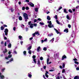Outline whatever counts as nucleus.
<instances>
[{
  "mask_svg": "<svg viewBox=\"0 0 79 79\" xmlns=\"http://www.w3.org/2000/svg\"><path fill=\"white\" fill-rule=\"evenodd\" d=\"M47 23L49 24L48 25V26L49 27V28H52V27H54L53 26V25H52V22L51 21H48Z\"/></svg>",
  "mask_w": 79,
  "mask_h": 79,
  "instance_id": "nucleus-1",
  "label": "nucleus"
},
{
  "mask_svg": "<svg viewBox=\"0 0 79 79\" xmlns=\"http://www.w3.org/2000/svg\"><path fill=\"white\" fill-rule=\"evenodd\" d=\"M35 34L37 35L38 36L40 35V34H39V31L36 32L35 33L33 34L32 35H33V37H35Z\"/></svg>",
  "mask_w": 79,
  "mask_h": 79,
  "instance_id": "nucleus-2",
  "label": "nucleus"
},
{
  "mask_svg": "<svg viewBox=\"0 0 79 79\" xmlns=\"http://www.w3.org/2000/svg\"><path fill=\"white\" fill-rule=\"evenodd\" d=\"M27 47H28L27 48V50H30L32 48V45H31V44H29L27 46Z\"/></svg>",
  "mask_w": 79,
  "mask_h": 79,
  "instance_id": "nucleus-3",
  "label": "nucleus"
},
{
  "mask_svg": "<svg viewBox=\"0 0 79 79\" xmlns=\"http://www.w3.org/2000/svg\"><path fill=\"white\" fill-rule=\"evenodd\" d=\"M23 16L25 19H28V15L26 13L23 14Z\"/></svg>",
  "mask_w": 79,
  "mask_h": 79,
  "instance_id": "nucleus-4",
  "label": "nucleus"
},
{
  "mask_svg": "<svg viewBox=\"0 0 79 79\" xmlns=\"http://www.w3.org/2000/svg\"><path fill=\"white\" fill-rule=\"evenodd\" d=\"M4 32H5V35L8 36L7 35L8 33V29L6 28L5 29Z\"/></svg>",
  "mask_w": 79,
  "mask_h": 79,
  "instance_id": "nucleus-5",
  "label": "nucleus"
},
{
  "mask_svg": "<svg viewBox=\"0 0 79 79\" xmlns=\"http://www.w3.org/2000/svg\"><path fill=\"white\" fill-rule=\"evenodd\" d=\"M5 79V76L2 75V73L0 72V79Z\"/></svg>",
  "mask_w": 79,
  "mask_h": 79,
  "instance_id": "nucleus-6",
  "label": "nucleus"
},
{
  "mask_svg": "<svg viewBox=\"0 0 79 79\" xmlns=\"http://www.w3.org/2000/svg\"><path fill=\"white\" fill-rule=\"evenodd\" d=\"M28 5H30L31 7H34V4L31 2L28 3Z\"/></svg>",
  "mask_w": 79,
  "mask_h": 79,
  "instance_id": "nucleus-7",
  "label": "nucleus"
},
{
  "mask_svg": "<svg viewBox=\"0 0 79 79\" xmlns=\"http://www.w3.org/2000/svg\"><path fill=\"white\" fill-rule=\"evenodd\" d=\"M35 57L36 56L35 55H34L32 56L33 59V61H34L35 64H36V61L35 60Z\"/></svg>",
  "mask_w": 79,
  "mask_h": 79,
  "instance_id": "nucleus-8",
  "label": "nucleus"
},
{
  "mask_svg": "<svg viewBox=\"0 0 79 79\" xmlns=\"http://www.w3.org/2000/svg\"><path fill=\"white\" fill-rule=\"evenodd\" d=\"M73 61H74L75 63L76 64H79V62H77L76 61H77V59H76V58L73 59Z\"/></svg>",
  "mask_w": 79,
  "mask_h": 79,
  "instance_id": "nucleus-9",
  "label": "nucleus"
},
{
  "mask_svg": "<svg viewBox=\"0 0 79 79\" xmlns=\"http://www.w3.org/2000/svg\"><path fill=\"white\" fill-rule=\"evenodd\" d=\"M11 56H12V55H8V57H6L5 58L6 60H8V58H11Z\"/></svg>",
  "mask_w": 79,
  "mask_h": 79,
  "instance_id": "nucleus-10",
  "label": "nucleus"
},
{
  "mask_svg": "<svg viewBox=\"0 0 79 79\" xmlns=\"http://www.w3.org/2000/svg\"><path fill=\"white\" fill-rule=\"evenodd\" d=\"M58 58V56L57 53L55 54H54V59L55 60H56V59H57V58Z\"/></svg>",
  "mask_w": 79,
  "mask_h": 79,
  "instance_id": "nucleus-11",
  "label": "nucleus"
},
{
  "mask_svg": "<svg viewBox=\"0 0 79 79\" xmlns=\"http://www.w3.org/2000/svg\"><path fill=\"white\" fill-rule=\"evenodd\" d=\"M28 77H29V78H31V77H32V73H31V72L28 73Z\"/></svg>",
  "mask_w": 79,
  "mask_h": 79,
  "instance_id": "nucleus-12",
  "label": "nucleus"
},
{
  "mask_svg": "<svg viewBox=\"0 0 79 79\" xmlns=\"http://www.w3.org/2000/svg\"><path fill=\"white\" fill-rule=\"evenodd\" d=\"M48 72L47 71L46 72V73H45V76L47 78L48 77Z\"/></svg>",
  "mask_w": 79,
  "mask_h": 79,
  "instance_id": "nucleus-13",
  "label": "nucleus"
},
{
  "mask_svg": "<svg viewBox=\"0 0 79 79\" xmlns=\"http://www.w3.org/2000/svg\"><path fill=\"white\" fill-rule=\"evenodd\" d=\"M66 58V56L65 55L63 56L62 58V60H64V59Z\"/></svg>",
  "mask_w": 79,
  "mask_h": 79,
  "instance_id": "nucleus-14",
  "label": "nucleus"
},
{
  "mask_svg": "<svg viewBox=\"0 0 79 79\" xmlns=\"http://www.w3.org/2000/svg\"><path fill=\"white\" fill-rule=\"evenodd\" d=\"M37 64L39 67H40V60H38L37 62Z\"/></svg>",
  "mask_w": 79,
  "mask_h": 79,
  "instance_id": "nucleus-15",
  "label": "nucleus"
},
{
  "mask_svg": "<svg viewBox=\"0 0 79 79\" xmlns=\"http://www.w3.org/2000/svg\"><path fill=\"white\" fill-rule=\"evenodd\" d=\"M19 38L20 40H23V37L21 35H19Z\"/></svg>",
  "mask_w": 79,
  "mask_h": 79,
  "instance_id": "nucleus-16",
  "label": "nucleus"
},
{
  "mask_svg": "<svg viewBox=\"0 0 79 79\" xmlns=\"http://www.w3.org/2000/svg\"><path fill=\"white\" fill-rule=\"evenodd\" d=\"M54 38H53L51 40L49 41L50 43H53V41H54Z\"/></svg>",
  "mask_w": 79,
  "mask_h": 79,
  "instance_id": "nucleus-17",
  "label": "nucleus"
},
{
  "mask_svg": "<svg viewBox=\"0 0 79 79\" xmlns=\"http://www.w3.org/2000/svg\"><path fill=\"white\" fill-rule=\"evenodd\" d=\"M40 47L39 46L37 48V52H39V51H40Z\"/></svg>",
  "mask_w": 79,
  "mask_h": 79,
  "instance_id": "nucleus-18",
  "label": "nucleus"
},
{
  "mask_svg": "<svg viewBox=\"0 0 79 79\" xmlns=\"http://www.w3.org/2000/svg\"><path fill=\"white\" fill-rule=\"evenodd\" d=\"M62 73H65V75H66V72L65 71V70L64 69H63L62 71Z\"/></svg>",
  "mask_w": 79,
  "mask_h": 79,
  "instance_id": "nucleus-19",
  "label": "nucleus"
},
{
  "mask_svg": "<svg viewBox=\"0 0 79 79\" xmlns=\"http://www.w3.org/2000/svg\"><path fill=\"white\" fill-rule=\"evenodd\" d=\"M39 7H36L35 9V10L36 12H38V10H39Z\"/></svg>",
  "mask_w": 79,
  "mask_h": 79,
  "instance_id": "nucleus-20",
  "label": "nucleus"
},
{
  "mask_svg": "<svg viewBox=\"0 0 79 79\" xmlns=\"http://www.w3.org/2000/svg\"><path fill=\"white\" fill-rule=\"evenodd\" d=\"M47 19L49 21H50V19H51V18L49 16H47Z\"/></svg>",
  "mask_w": 79,
  "mask_h": 79,
  "instance_id": "nucleus-21",
  "label": "nucleus"
},
{
  "mask_svg": "<svg viewBox=\"0 0 79 79\" xmlns=\"http://www.w3.org/2000/svg\"><path fill=\"white\" fill-rule=\"evenodd\" d=\"M13 52L15 54H17V52L16 51V49H14Z\"/></svg>",
  "mask_w": 79,
  "mask_h": 79,
  "instance_id": "nucleus-22",
  "label": "nucleus"
},
{
  "mask_svg": "<svg viewBox=\"0 0 79 79\" xmlns=\"http://www.w3.org/2000/svg\"><path fill=\"white\" fill-rule=\"evenodd\" d=\"M64 32H66V33H67V32H68V28L65 29V30H64Z\"/></svg>",
  "mask_w": 79,
  "mask_h": 79,
  "instance_id": "nucleus-23",
  "label": "nucleus"
},
{
  "mask_svg": "<svg viewBox=\"0 0 79 79\" xmlns=\"http://www.w3.org/2000/svg\"><path fill=\"white\" fill-rule=\"evenodd\" d=\"M54 18H55L56 20H58V16H57V15H56L54 16Z\"/></svg>",
  "mask_w": 79,
  "mask_h": 79,
  "instance_id": "nucleus-24",
  "label": "nucleus"
},
{
  "mask_svg": "<svg viewBox=\"0 0 79 79\" xmlns=\"http://www.w3.org/2000/svg\"><path fill=\"white\" fill-rule=\"evenodd\" d=\"M8 48H11V44L10 43L8 44Z\"/></svg>",
  "mask_w": 79,
  "mask_h": 79,
  "instance_id": "nucleus-25",
  "label": "nucleus"
},
{
  "mask_svg": "<svg viewBox=\"0 0 79 79\" xmlns=\"http://www.w3.org/2000/svg\"><path fill=\"white\" fill-rule=\"evenodd\" d=\"M54 30L56 31V32L57 34H60V33L56 29L54 28Z\"/></svg>",
  "mask_w": 79,
  "mask_h": 79,
  "instance_id": "nucleus-26",
  "label": "nucleus"
},
{
  "mask_svg": "<svg viewBox=\"0 0 79 79\" xmlns=\"http://www.w3.org/2000/svg\"><path fill=\"white\" fill-rule=\"evenodd\" d=\"M53 33H51L50 34H48V37H51V36H52V35H53Z\"/></svg>",
  "mask_w": 79,
  "mask_h": 79,
  "instance_id": "nucleus-27",
  "label": "nucleus"
},
{
  "mask_svg": "<svg viewBox=\"0 0 79 79\" xmlns=\"http://www.w3.org/2000/svg\"><path fill=\"white\" fill-rule=\"evenodd\" d=\"M10 62H11V61H14V59L13 58H12L10 60Z\"/></svg>",
  "mask_w": 79,
  "mask_h": 79,
  "instance_id": "nucleus-28",
  "label": "nucleus"
},
{
  "mask_svg": "<svg viewBox=\"0 0 79 79\" xmlns=\"http://www.w3.org/2000/svg\"><path fill=\"white\" fill-rule=\"evenodd\" d=\"M40 26H42V25H44L45 24L43 22H40Z\"/></svg>",
  "mask_w": 79,
  "mask_h": 79,
  "instance_id": "nucleus-29",
  "label": "nucleus"
},
{
  "mask_svg": "<svg viewBox=\"0 0 79 79\" xmlns=\"http://www.w3.org/2000/svg\"><path fill=\"white\" fill-rule=\"evenodd\" d=\"M33 24L32 23H31V24L30 25V27L31 28H33Z\"/></svg>",
  "mask_w": 79,
  "mask_h": 79,
  "instance_id": "nucleus-30",
  "label": "nucleus"
},
{
  "mask_svg": "<svg viewBox=\"0 0 79 79\" xmlns=\"http://www.w3.org/2000/svg\"><path fill=\"white\" fill-rule=\"evenodd\" d=\"M23 55L24 56H26L27 54H26V51H24L23 52Z\"/></svg>",
  "mask_w": 79,
  "mask_h": 79,
  "instance_id": "nucleus-31",
  "label": "nucleus"
},
{
  "mask_svg": "<svg viewBox=\"0 0 79 79\" xmlns=\"http://www.w3.org/2000/svg\"><path fill=\"white\" fill-rule=\"evenodd\" d=\"M19 19L20 20V21H22V17L21 16H19Z\"/></svg>",
  "mask_w": 79,
  "mask_h": 79,
  "instance_id": "nucleus-32",
  "label": "nucleus"
},
{
  "mask_svg": "<svg viewBox=\"0 0 79 79\" xmlns=\"http://www.w3.org/2000/svg\"><path fill=\"white\" fill-rule=\"evenodd\" d=\"M61 9H62V7H60L57 10V11H60Z\"/></svg>",
  "mask_w": 79,
  "mask_h": 79,
  "instance_id": "nucleus-33",
  "label": "nucleus"
},
{
  "mask_svg": "<svg viewBox=\"0 0 79 79\" xmlns=\"http://www.w3.org/2000/svg\"><path fill=\"white\" fill-rule=\"evenodd\" d=\"M28 53L29 54H30V55H31V53H32V51H31V50H29Z\"/></svg>",
  "mask_w": 79,
  "mask_h": 79,
  "instance_id": "nucleus-34",
  "label": "nucleus"
},
{
  "mask_svg": "<svg viewBox=\"0 0 79 79\" xmlns=\"http://www.w3.org/2000/svg\"><path fill=\"white\" fill-rule=\"evenodd\" d=\"M74 79H79V77L77 76H76L74 77Z\"/></svg>",
  "mask_w": 79,
  "mask_h": 79,
  "instance_id": "nucleus-35",
  "label": "nucleus"
},
{
  "mask_svg": "<svg viewBox=\"0 0 79 79\" xmlns=\"http://www.w3.org/2000/svg\"><path fill=\"white\" fill-rule=\"evenodd\" d=\"M64 12L65 13H68V12L66 11V9H64Z\"/></svg>",
  "mask_w": 79,
  "mask_h": 79,
  "instance_id": "nucleus-36",
  "label": "nucleus"
},
{
  "mask_svg": "<svg viewBox=\"0 0 79 79\" xmlns=\"http://www.w3.org/2000/svg\"><path fill=\"white\" fill-rule=\"evenodd\" d=\"M71 36L72 37H75V34L74 33L72 34Z\"/></svg>",
  "mask_w": 79,
  "mask_h": 79,
  "instance_id": "nucleus-37",
  "label": "nucleus"
},
{
  "mask_svg": "<svg viewBox=\"0 0 79 79\" xmlns=\"http://www.w3.org/2000/svg\"><path fill=\"white\" fill-rule=\"evenodd\" d=\"M67 19H69V20H70V19H71V18H70L69 17V16L68 15H67Z\"/></svg>",
  "mask_w": 79,
  "mask_h": 79,
  "instance_id": "nucleus-38",
  "label": "nucleus"
},
{
  "mask_svg": "<svg viewBox=\"0 0 79 79\" xmlns=\"http://www.w3.org/2000/svg\"><path fill=\"white\" fill-rule=\"evenodd\" d=\"M65 67V64H64V63H63L62 64V68H64Z\"/></svg>",
  "mask_w": 79,
  "mask_h": 79,
  "instance_id": "nucleus-39",
  "label": "nucleus"
},
{
  "mask_svg": "<svg viewBox=\"0 0 79 79\" xmlns=\"http://www.w3.org/2000/svg\"><path fill=\"white\" fill-rule=\"evenodd\" d=\"M6 42L7 44H10V40H7L6 41Z\"/></svg>",
  "mask_w": 79,
  "mask_h": 79,
  "instance_id": "nucleus-40",
  "label": "nucleus"
},
{
  "mask_svg": "<svg viewBox=\"0 0 79 79\" xmlns=\"http://www.w3.org/2000/svg\"><path fill=\"white\" fill-rule=\"evenodd\" d=\"M49 58H48L47 59V64L48 65V61H49Z\"/></svg>",
  "mask_w": 79,
  "mask_h": 79,
  "instance_id": "nucleus-41",
  "label": "nucleus"
},
{
  "mask_svg": "<svg viewBox=\"0 0 79 79\" xmlns=\"http://www.w3.org/2000/svg\"><path fill=\"white\" fill-rule=\"evenodd\" d=\"M56 22L58 24H60V22H59V21H58V20H56Z\"/></svg>",
  "mask_w": 79,
  "mask_h": 79,
  "instance_id": "nucleus-42",
  "label": "nucleus"
},
{
  "mask_svg": "<svg viewBox=\"0 0 79 79\" xmlns=\"http://www.w3.org/2000/svg\"><path fill=\"white\" fill-rule=\"evenodd\" d=\"M47 49L46 47H44L43 48V50H44V51H47Z\"/></svg>",
  "mask_w": 79,
  "mask_h": 79,
  "instance_id": "nucleus-43",
  "label": "nucleus"
},
{
  "mask_svg": "<svg viewBox=\"0 0 79 79\" xmlns=\"http://www.w3.org/2000/svg\"><path fill=\"white\" fill-rule=\"evenodd\" d=\"M6 52H7V50L6 49H5V51H3V53H5Z\"/></svg>",
  "mask_w": 79,
  "mask_h": 79,
  "instance_id": "nucleus-44",
  "label": "nucleus"
},
{
  "mask_svg": "<svg viewBox=\"0 0 79 79\" xmlns=\"http://www.w3.org/2000/svg\"><path fill=\"white\" fill-rule=\"evenodd\" d=\"M69 12H70V13H73V11H72V10L71 9H69Z\"/></svg>",
  "mask_w": 79,
  "mask_h": 79,
  "instance_id": "nucleus-45",
  "label": "nucleus"
},
{
  "mask_svg": "<svg viewBox=\"0 0 79 79\" xmlns=\"http://www.w3.org/2000/svg\"><path fill=\"white\" fill-rule=\"evenodd\" d=\"M24 2H27V3H28V2H29V0H25V1H24Z\"/></svg>",
  "mask_w": 79,
  "mask_h": 79,
  "instance_id": "nucleus-46",
  "label": "nucleus"
},
{
  "mask_svg": "<svg viewBox=\"0 0 79 79\" xmlns=\"http://www.w3.org/2000/svg\"><path fill=\"white\" fill-rule=\"evenodd\" d=\"M43 59H44V58H43V57H42V56L40 57V60H43Z\"/></svg>",
  "mask_w": 79,
  "mask_h": 79,
  "instance_id": "nucleus-47",
  "label": "nucleus"
},
{
  "mask_svg": "<svg viewBox=\"0 0 79 79\" xmlns=\"http://www.w3.org/2000/svg\"><path fill=\"white\" fill-rule=\"evenodd\" d=\"M21 27H22V28H24V25L23 24H22L21 25Z\"/></svg>",
  "mask_w": 79,
  "mask_h": 79,
  "instance_id": "nucleus-48",
  "label": "nucleus"
},
{
  "mask_svg": "<svg viewBox=\"0 0 79 79\" xmlns=\"http://www.w3.org/2000/svg\"><path fill=\"white\" fill-rule=\"evenodd\" d=\"M10 10L11 11V12H13V11H14V10H13V8H11L10 9Z\"/></svg>",
  "mask_w": 79,
  "mask_h": 79,
  "instance_id": "nucleus-49",
  "label": "nucleus"
},
{
  "mask_svg": "<svg viewBox=\"0 0 79 79\" xmlns=\"http://www.w3.org/2000/svg\"><path fill=\"white\" fill-rule=\"evenodd\" d=\"M37 19H34V23H36V22H37Z\"/></svg>",
  "mask_w": 79,
  "mask_h": 79,
  "instance_id": "nucleus-50",
  "label": "nucleus"
},
{
  "mask_svg": "<svg viewBox=\"0 0 79 79\" xmlns=\"http://www.w3.org/2000/svg\"><path fill=\"white\" fill-rule=\"evenodd\" d=\"M26 10H29V7L27 6L25 8Z\"/></svg>",
  "mask_w": 79,
  "mask_h": 79,
  "instance_id": "nucleus-51",
  "label": "nucleus"
},
{
  "mask_svg": "<svg viewBox=\"0 0 79 79\" xmlns=\"http://www.w3.org/2000/svg\"><path fill=\"white\" fill-rule=\"evenodd\" d=\"M14 26H17V23H16L15 22Z\"/></svg>",
  "mask_w": 79,
  "mask_h": 79,
  "instance_id": "nucleus-52",
  "label": "nucleus"
},
{
  "mask_svg": "<svg viewBox=\"0 0 79 79\" xmlns=\"http://www.w3.org/2000/svg\"><path fill=\"white\" fill-rule=\"evenodd\" d=\"M62 76H63V78L64 79H66V77H65V76H64V75H62Z\"/></svg>",
  "mask_w": 79,
  "mask_h": 79,
  "instance_id": "nucleus-53",
  "label": "nucleus"
},
{
  "mask_svg": "<svg viewBox=\"0 0 79 79\" xmlns=\"http://www.w3.org/2000/svg\"><path fill=\"white\" fill-rule=\"evenodd\" d=\"M5 68H3V69H2V71H5Z\"/></svg>",
  "mask_w": 79,
  "mask_h": 79,
  "instance_id": "nucleus-54",
  "label": "nucleus"
},
{
  "mask_svg": "<svg viewBox=\"0 0 79 79\" xmlns=\"http://www.w3.org/2000/svg\"><path fill=\"white\" fill-rule=\"evenodd\" d=\"M38 20L39 21H42V19L39 18L38 19Z\"/></svg>",
  "mask_w": 79,
  "mask_h": 79,
  "instance_id": "nucleus-55",
  "label": "nucleus"
},
{
  "mask_svg": "<svg viewBox=\"0 0 79 79\" xmlns=\"http://www.w3.org/2000/svg\"><path fill=\"white\" fill-rule=\"evenodd\" d=\"M60 76H58L57 77H56V79H60Z\"/></svg>",
  "mask_w": 79,
  "mask_h": 79,
  "instance_id": "nucleus-56",
  "label": "nucleus"
},
{
  "mask_svg": "<svg viewBox=\"0 0 79 79\" xmlns=\"http://www.w3.org/2000/svg\"><path fill=\"white\" fill-rule=\"evenodd\" d=\"M13 29L14 31H16V27H14L13 28Z\"/></svg>",
  "mask_w": 79,
  "mask_h": 79,
  "instance_id": "nucleus-57",
  "label": "nucleus"
},
{
  "mask_svg": "<svg viewBox=\"0 0 79 79\" xmlns=\"http://www.w3.org/2000/svg\"><path fill=\"white\" fill-rule=\"evenodd\" d=\"M44 42H47V39L46 38L44 40Z\"/></svg>",
  "mask_w": 79,
  "mask_h": 79,
  "instance_id": "nucleus-58",
  "label": "nucleus"
},
{
  "mask_svg": "<svg viewBox=\"0 0 79 79\" xmlns=\"http://www.w3.org/2000/svg\"><path fill=\"white\" fill-rule=\"evenodd\" d=\"M11 53V51H10L9 52L8 54H9V55H10V54Z\"/></svg>",
  "mask_w": 79,
  "mask_h": 79,
  "instance_id": "nucleus-59",
  "label": "nucleus"
},
{
  "mask_svg": "<svg viewBox=\"0 0 79 79\" xmlns=\"http://www.w3.org/2000/svg\"><path fill=\"white\" fill-rule=\"evenodd\" d=\"M68 27L69 28H71V26L70 25V24H69L68 25Z\"/></svg>",
  "mask_w": 79,
  "mask_h": 79,
  "instance_id": "nucleus-60",
  "label": "nucleus"
},
{
  "mask_svg": "<svg viewBox=\"0 0 79 79\" xmlns=\"http://www.w3.org/2000/svg\"><path fill=\"white\" fill-rule=\"evenodd\" d=\"M3 29H4V28H3V27L2 26L1 27V30H3Z\"/></svg>",
  "mask_w": 79,
  "mask_h": 79,
  "instance_id": "nucleus-61",
  "label": "nucleus"
},
{
  "mask_svg": "<svg viewBox=\"0 0 79 79\" xmlns=\"http://www.w3.org/2000/svg\"><path fill=\"white\" fill-rule=\"evenodd\" d=\"M43 68L44 69H46V66H44Z\"/></svg>",
  "mask_w": 79,
  "mask_h": 79,
  "instance_id": "nucleus-62",
  "label": "nucleus"
},
{
  "mask_svg": "<svg viewBox=\"0 0 79 79\" xmlns=\"http://www.w3.org/2000/svg\"><path fill=\"white\" fill-rule=\"evenodd\" d=\"M25 10V7H22V10Z\"/></svg>",
  "mask_w": 79,
  "mask_h": 79,
  "instance_id": "nucleus-63",
  "label": "nucleus"
},
{
  "mask_svg": "<svg viewBox=\"0 0 79 79\" xmlns=\"http://www.w3.org/2000/svg\"><path fill=\"white\" fill-rule=\"evenodd\" d=\"M76 70H77V71H79V68L78 67H77L76 68Z\"/></svg>",
  "mask_w": 79,
  "mask_h": 79,
  "instance_id": "nucleus-64",
  "label": "nucleus"
}]
</instances>
